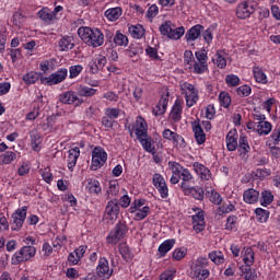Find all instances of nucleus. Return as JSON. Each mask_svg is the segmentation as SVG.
<instances>
[{"instance_id":"f257e3e1","label":"nucleus","mask_w":280,"mask_h":280,"mask_svg":"<svg viewBox=\"0 0 280 280\" xmlns=\"http://www.w3.org/2000/svg\"><path fill=\"white\" fill-rule=\"evenodd\" d=\"M80 38L89 47H102L104 45V34L98 28L80 27L78 30Z\"/></svg>"},{"instance_id":"f03ea898","label":"nucleus","mask_w":280,"mask_h":280,"mask_svg":"<svg viewBox=\"0 0 280 280\" xmlns=\"http://www.w3.org/2000/svg\"><path fill=\"white\" fill-rule=\"evenodd\" d=\"M160 33L162 36H167L171 40H180L185 36V27H176L172 21H165L160 25Z\"/></svg>"},{"instance_id":"7ed1b4c3","label":"nucleus","mask_w":280,"mask_h":280,"mask_svg":"<svg viewBox=\"0 0 280 280\" xmlns=\"http://www.w3.org/2000/svg\"><path fill=\"white\" fill-rule=\"evenodd\" d=\"M35 256H36V247L32 245L24 246L12 256L11 264L13 266H19V264L30 261V259H32Z\"/></svg>"},{"instance_id":"20e7f679","label":"nucleus","mask_w":280,"mask_h":280,"mask_svg":"<svg viewBox=\"0 0 280 280\" xmlns=\"http://www.w3.org/2000/svg\"><path fill=\"white\" fill-rule=\"evenodd\" d=\"M119 200H109L105 207L103 220H105L107 224H115V222H117V219L119 218Z\"/></svg>"},{"instance_id":"39448f33","label":"nucleus","mask_w":280,"mask_h":280,"mask_svg":"<svg viewBox=\"0 0 280 280\" xmlns=\"http://www.w3.org/2000/svg\"><path fill=\"white\" fill-rule=\"evenodd\" d=\"M128 233V225L126 222H118L114 230H112L107 236V244H119Z\"/></svg>"},{"instance_id":"423d86ee","label":"nucleus","mask_w":280,"mask_h":280,"mask_svg":"<svg viewBox=\"0 0 280 280\" xmlns=\"http://www.w3.org/2000/svg\"><path fill=\"white\" fill-rule=\"evenodd\" d=\"M108 161V154L102 147H96L92 151V164L91 170L92 172H97L100 167H103V165Z\"/></svg>"},{"instance_id":"0eeeda50","label":"nucleus","mask_w":280,"mask_h":280,"mask_svg":"<svg viewBox=\"0 0 280 280\" xmlns=\"http://www.w3.org/2000/svg\"><path fill=\"white\" fill-rule=\"evenodd\" d=\"M69 71L66 68H60L58 71L51 73L49 77H40L42 84H47L48 86H54L55 84H60L67 80Z\"/></svg>"},{"instance_id":"6e6552de","label":"nucleus","mask_w":280,"mask_h":280,"mask_svg":"<svg viewBox=\"0 0 280 280\" xmlns=\"http://www.w3.org/2000/svg\"><path fill=\"white\" fill-rule=\"evenodd\" d=\"M27 218V207H22L21 209H18L12 214L13 223L11 225L12 231H21L23 229V224Z\"/></svg>"},{"instance_id":"1a4fd4ad","label":"nucleus","mask_w":280,"mask_h":280,"mask_svg":"<svg viewBox=\"0 0 280 280\" xmlns=\"http://www.w3.org/2000/svg\"><path fill=\"white\" fill-rule=\"evenodd\" d=\"M153 185L155 189H158L161 198H167L170 196V189L167 188V184L165 183V178L159 173L153 175Z\"/></svg>"},{"instance_id":"9d476101","label":"nucleus","mask_w":280,"mask_h":280,"mask_svg":"<svg viewBox=\"0 0 280 280\" xmlns=\"http://www.w3.org/2000/svg\"><path fill=\"white\" fill-rule=\"evenodd\" d=\"M59 102L61 104H74V106H82L84 100L78 97L74 91H68L59 95Z\"/></svg>"},{"instance_id":"9b49d317","label":"nucleus","mask_w":280,"mask_h":280,"mask_svg":"<svg viewBox=\"0 0 280 280\" xmlns=\"http://www.w3.org/2000/svg\"><path fill=\"white\" fill-rule=\"evenodd\" d=\"M96 275L100 277V279H110L113 277V269H110V266L108 265V259L101 258L98 260V265L96 267Z\"/></svg>"},{"instance_id":"f8f14e48","label":"nucleus","mask_w":280,"mask_h":280,"mask_svg":"<svg viewBox=\"0 0 280 280\" xmlns=\"http://www.w3.org/2000/svg\"><path fill=\"white\" fill-rule=\"evenodd\" d=\"M254 13L255 7L248 2H242L236 9L237 19H248V16Z\"/></svg>"},{"instance_id":"ddd939ff","label":"nucleus","mask_w":280,"mask_h":280,"mask_svg":"<svg viewBox=\"0 0 280 280\" xmlns=\"http://www.w3.org/2000/svg\"><path fill=\"white\" fill-rule=\"evenodd\" d=\"M168 102H170V92L162 95L161 100L158 103V106L153 108V115H155V117L165 115V112L167 110Z\"/></svg>"},{"instance_id":"4468645a","label":"nucleus","mask_w":280,"mask_h":280,"mask_svg":"<svg viewBox=\"0 0 280 280\" xmlns=\"http://www.w3.org/2000/svg\"><path fill=\"white\" fill-rule=\"evenodd\" d=\"M202 30H205V26L200 24H197L189 28L185 35L187 43H194V40H198V38H200V35L202 34Z\"/></svg>"},{"instance_id":"2eb2a0df","label":"nucleus","mask_w":280,"mask_h":280,"mask_svg":"<svg viewBox=\"0 0 280 280\" xmlns=\"http://www.w3.org/2000/svg\"><path fill=\"white\" fill-rule=\"evenodd\" d=\"M192 167L194 172L197 173V176H199L201 180H209L211 178V171H209V168H207V166L202 165L201 163L195 162Z\"/></svg>"},{"instance_id":"dca6fc26","label":"nucleus","mask_w":280,"mask_h":280,"mask_svg":"<svg viewBox=\"0 0 280 280\" xmlns=\"http://www.w3.org/2000/svg\"><path fill=\"white\" fill-rule=\"evenodd\" d=\"M68 170L73 172L75 164L78 163V159H80V148L74 147L68 151Z\"/></svg>"},{"instance_id":"f3484780","label":"nucleus","mask_w":280,"mask_h":280,"mask_svg":"<svg viewBox=\"0 0 280 280\" xmlns=\"http://www.w3.org/2000/svg\"><path fill=\"white\" fill-rule=\"evenodd\" d=\"M182 102L180 100H176L175 104L172 107L171 114H170V118L173 121H180L182 117H183V106H182Z\"/></svg>"},{"instance_id":"a211bd4d","label":"nucleus","mask_w":280,"mask_h":280,"mask_svg":"<svg viewBox=\"0 0 280 280\" xmlns=\"http://www.w3.org/2000/svg\"><path fill=\"white\" fill-rule=\"evenodd\" d=\"M192 132L195 133V139L199 145H202V143L207 141V135H205L202 126L196 121L192 124Z\"/></svg>"},{"instance_id":"6ab92c4d","label":"nucleus","mask_w":280,"mask_h":280,"mask_svg":"<svg viewBox=\"0 0 280 280\" xmlns=\"http://www.w3.org/2000/svg\"><path fill=\"white\" fill-rule=\"evenodd\" d=\"M243 198H244V201L247 202V205H255V202H258L259 200V191L253 188H249L244 191Z\"/></svg>"},{"instance_id":"aec40b11","label":"nucleus","mask_w":280,"mask_h":280,"mask_svg":"<svg viewBox=\"0 0 280 280\" xmlns=\"http://www.w3.org/2000/svg\"><path fill=\"white\" fill-rule=\"evenodd\" d=\"M58 47L60 51H69L70 49H73L75 47V44L73 43L72 36H63L58 43Z\"/></svg>"},{"instance_id":"412c9836","label":"nucleus","mask_w":280,"mask_h":280,"mask_svg":"<svg viewBox=\"0 0 280 280\" xmlns=\"http://www.w3.org/2000/svg\"><path fill=\"white\" fill-rule=\"evenodd\" d=\"M30 138H31V145L35 152H38L40 148V132H38V129H33L30 131Z\"/></svg>"},{"instance_id":"4be33fe9","label":"nucleus","mask_w":280,"mask_h":280,"mask_svg":"<svg viewBox=\"0 0 280 280\" xmlns=\"http://www.w3.org/2000/svg\"><path fill=\"white\" fill-rule=\"evenodd\" d=\"M37 16L38 19H40V21H44V23H48V24L56 21L55 16L51 13V9L49 8H43L42 10H39L37 12Z\"/></svg>"},{"instance_id":"5701e85b","label":"nucleus","mask_w":280,"mask_h":280,"mask_svg":"<svg viewBox=\"0 0 280 280\" xmlns=\"http://www.w3.org/2000/svg\"><path fill=\"white\" fill-rule=\"evenodd\" d=\"M95 93H97V90L86 85H79L77 89V95H79V97H93Z\"/></svg>"},{"instance_id":"b1692460","label":"nucleus","mask_w":280,"mask_h":280,"mask_svg":"<svg viewBox=\"0 0 280 280\" xmlns=\"http://www.w3.org/2000/svg\"><path fill=\"white\" fill-rule=\"evenodd\" d=\"M238 152H241V156L248 154L250 152V145L248 144V138L246 136L241 135L238 139Z\"/></svg>"},{"instance_id":"393cba45","label":"nucleus","mask_w":280,"mask_h":280,"mask_svg":"<svg viewBox=\"0 0 280 280\" xmlns=\"http://www.w3.org/2000/svg\"><path fill=\"white\" fill-rule=\"evenodd\" d=\"M226 148L229 152H235V150H237V137H235V131L228 132Z\"/></svg>"},{"instance_id":"a878e982","label":"nucleus","mask_w":280,"mask_h":280,"mask_svg":"<svg viewBox=\"0 0 280 280\" xmlns=\"http://www.w3.org/2000/svg\"><path fill=\"white\" fill-rule=\"evenodd\" d=\"M174 244H176V240L164 241L159 246V253H160L161 257H165V255H167V253H170V249L174 248Z\"/></svg>"},{"instance_id":"bb28decb","label":"nucleus","mask_w":280,"mask_h":280,"mask_svg":"<svg viewBox=\"0 0 280 280\" xmlns=\"http://www.w3.org/2000/svg\"><path fill=\"white\" fill-rule=\"evenodd\" d=\"M257 132L258 135H270L272 132V124L266 120L258 121Z\"/></svg>"},{"instance_id":"cd10ccee","label":"nucleus","mask_w":280,"mask_h":280,"mask_svg":"<svg viewBox=\"0 0 280 280\" xmlns=\"http://www.w3.org/2000/svg\"><path fill=\"white\" fill-rule=\"evenodd\" d=\"M119 253L125 261L132 260V252H130V247L126 243H121L118 246Z\"/></svg>"},{"instance_id":"c85d7f7f","label":"nucleus","mask_w":280,"mask_h":280,"mask_svg":"<svg viewBox=\"0 0 280 280\" xmlns=\"http://www.w3.org/2000/svg\"><path fill=\"white\" fill-rule=\"evenodd\" d=\"M209 269H191V277L195 280H206L209 279Z\"/></svg>"},{"instance_id":"c756f323","label":"nucleus","mask_w":280,"mask_h":280,"mask_svg":"<svg viewBox=\"0 0 280 280\" xmlns=\"http://www.w3.org/2000/svg\"><path fill=\"white\" fill-rule=\"evenodd\" d=\"M275 200V196L269 190H264L260 196V205L261 207H268V205H272Z\"/></svg>"},{"instance_id":"7c9ffc66","label":"nucleus","mask_w":280,"mask_h":280,"mask_svg":"<svg viewBox=\"0 0 280 280\" xmlns=\"http://www.w3.org/2000/svg\"><path fill=\"white\" fill-rule=\"evenodd\" d=\"M121 12H122L121 8L119 7L112 8L105 11V16L106 19H108V21H117V19L121 16Z\"/></svg>"},{"instance_id":"2f4dec72","label":"nucleus","mask_w":280,"mask_h":280,"mask_svg":"<svg viewBox=\"0 0 280 280\" xmlns=\"http://www.w3.org/2000/svg\"><path fill=\"white\" fill-rule=\"evenodd\" d=\"M16 159V153L13 151H7L0 155V165H10L12 161Z\"/></svg>"},{"instance_id":"473e14b6","label":"nucleus","mask_w":280,"mask_h":280,"mask_svg":"<svg viewBox=\"0 0 280 280\" xmlns=\"http://www.w3.org/2000/svg\"><path fill=\"white\" fill-rule=\"evenodd\" d=\"M129 33L135 38H143V36L145 35V28H143L141 24H138L136 26H129Z\"/></svg>"},{"instance_id":"72a5a7b5","label":"nucleus","mask_w":280,"mask_h":280,"mask_svg":"<svg viewBox=\"0 0 280 280\" xmlns=\"http://www.w3.org/2000/svg\"><path fill=\"white\" fill-rule=\"evenodd\" d=\"M243 261L247 267H250L253 264H255V252H253V248L247 247L245 249Z\"/></svg>"},{"instance_id":"f704fd0d","label":"nucleus","mask_w":280,"mask_h":280,"mask_svg":"<svg viewBox=\"0 0 280 280\" xmlns=\"http://www.w3.org/2000/svg\"><path fill=\"white\" fill-rule=\"evenodd\" d=\"M242 275H245L246 280H255L257 279V271L255 269H250L248 266L240 267Z\"/></svg>"},{"instance_id":"c9c22d12","label":"nucleus","mask_w":280,"mask_h":280,"mask_svg":"<svg viewBox=\"0 0 280 280\" xmlns=\"http://www.w3.org/2000/svg\"><path fill=\"white\" fill-rule=\"evenodd\" d=\"M207 266H209V259L205 257H199L197 260L194 262L191 270H207Z\"/></svg>"},{"instance_id":"e433bc0d","label":"nucleus","mask_w":280,"mask_h":280,"mask_svg":"<svg viewBox=\"0 0 280 280\" xmlns=\"http://www.w3.org/2000/svg\"><path fill=\"white\" fill-rule=\"evenodd\" d=\"M143 49L141 48V45L139 44H131L129 46V49L126 50V55L129 58H135V56H139V54H142Z\"/></svg>"},{"instance_id":"4c0bfd02","label":"nucleus","mask_w":280,"mask_h":280,"mask_svg":"<svg viewBox=\"0 0 280 280\" xmlns=\"http://www.w3.org/2000/svg\"><path fill=\"white\" fill-rule=\"evenodd\" d=\"M208 257L217 266H220V264H224V254H222V252H211L209 253Z\"/></svg>"},{"instance_id":"58836bf2","label":"nucleus","mask_w":280,"mask_h":280,"mask_svg":"<svg viewBox=\"0 0 280 280\" xmlns=\"http://www.w3.org/2000/svg\"><path fill=\"white\" fill-rule=\"evenodd\" d=\"M255 213L257 215V221L260 222L261 224H264L265 222H268V218H270V212L261 208H257L255 210Z\"/></svg>"},{"instance_id":"ea45409f","label":"nucleus","mask_w":280,"mask_h":280,"mask_svg":"<svg viewBox=\"0 0 280 280\" xmlns=\"http://www.w3.org/2000/svg\"><path fill=\"white\" fill-rule=\"evenodd\" d=\"M194 73L202 74L206 71H209V66L207 63H202L200 61H194L192 63Z\"/></svg>"},{"instance_id":"a19ab883","label":"nucleus","mask_w":280,"mask_h":280,"mask_svg":"<svg viewBox=\"0 0 280 280\" xmlns=\"http://www.w3.org/2000/svg\"><path fill=\"white\" fill-rule=\"evenodd\" d=\"M254 78L256 82L260 84H266L268 82V78L266 77V73L259 68H254Z\"/></svg>"},{"instance_id":"79ce46f5","label":"nucleus","mask_w":280,"mask_h":280,"mask_svg":"<svg viewBox=\"0 0 280 280\" xmlns=\"http://www.w3.org/2000/svg\"><path fill=\"white\" fill-rule=\"evenodd\" d=\"M88 189L90 194H102V187L100 186V182L97 179H91L88 183Z\"/></svg>"},{"instance_id":"37998d69","label":"nucleus","mask_w":280,"mask_h":280,"mask_svg":"<svg viewBox=\"0 0 280 280\" xmlns=\"http://www.w3.org/2000/svg\"><path fill=\"white\" fill-rule=\"evenodd\" d=\"M187 196H192L195 200H203L205 198V190L200 187H192Z\"/></svg>"},{"instance_id":"c03bdc74","label":"nucleus","mask_w":280,"mask_h":280,"mask_svg":"<svg viewBox=\"0 0 280 280\" xmlns=\"http://www.w3.org/2000/svg\"><path fill=\"white\" fill-rule=\"evenodd\" d=\"M133 213H135V220L137 221L145 220V218H148V213H150V207L145 206L142 209H137V211H135Z\"/></svg>"},{"instance_id":"a18cd8bd","label":"nucleus","mask_w":280,"mask_h":280,"mask_svg":"<svg viewBox=\"0 0 280 280\" xmlns=\"http://www.w3.org/2000/svg\"><path fill=\"white\" fill-rule=\"evenodd\" d=\"M114 43L119 47H126V45H128V37L120 32H117L114 37Z\"/></svg>"},{"instance_id":"49530a36","label":"nucleus","mask_w":280,"mask_h":280,"mask_svg":"<svg viewBox=\"0 0 280 280\" xmlns=\"http://www.w3.org/2000/svg\"><path fill=\"white\" fill-rule=\"evenodd\" d=\"M38 78H40V74L36 72H28L23 77V81L25 84H35V82H38Z\"/></svg>"},{"instance_id":"de8ad7c7","label":"nucleus","mask_w":280,"mask_h":280,"mask_svg":"<svg viewBox=\"0 0 280 280\" xmlns=\"http://www.w3.org/2000/svg\"><path fill=\"white\" fill-rule=\"evenodd\" d=\"M198 102V91L186 93V106L191 108Z\"/></svg>"},{"instance_id":"09e8293b","label":"nucleus","mask_w":280,"mask_h":280,"mask_svg":"<svg viewBox=\"0 0 280 280\" xmlns=\"http://www.w3.org/2000/svg\"><path fill=\"white\" fill-rule=\"evenodd\" d=\"M219 102L221 106L229 108L231 106V96L226 92H221L219 95Z\"/></svg>"},{"instance_id":"8fccbe9b","label":"nucleus","mask_w":280,"mask_h":280,"mask_svg":"<svg viewBox=\"0 0 280 280\" xmlns=\"http://www.w3.org/2000/svg\"><path fill=\"white\" fill-rule=\"evenodd\" d=\"M140 143L147 152H150L151 154H154V147H152V139L151 138H142V139H140Z\"/></svg>"},{"instance_id":"3c124183","label":"nucleus","mask_w":280,"mask_h":280,"mask_svg":"<svg viewBox=\"0 0 280 280\" xmlns=\"http://www.w3.org/2000/svg\"><path fill=\"white\" fill-rule=\"evenodd\" d=\"M184 62L185 65H188V69H191L194 67V62H196V60L191 50H186L184 52Z\"/></svg>"},{"instance_id":"603ef678","label":"nucleus","mask_w":280,"mask_h":280,"mask_svg":"<svg viewBox=\"0 0 280 280\" xmlns=\"http://www.w3.org/2000/svg\"><path fill=\"white\" fill-rule=\"evenodd\" d=\"M168 165L174 176H180L183 174V171L185 170V167L176 162H170Z\"/></svg>"},{"instance_id":"864d4df0","label":"nucleus","mask_w":280,"mask_h":280,"mask_svg":"<svg viewBox=\"0 0 280 280\" xmlns=\"http://www.w3.org/2000/svg\"><path fill=\"white\" fill-rule=\"evenodd\" d=\"M225 83L228 86H240V77L235 74H228L225 77Z\"/></svg>"},{"instance_id":"5fc2aeb1","label":"nucleus","mask_w":280,"mask_h":280,"mask_svg":"<svg viewBox=\"0 0 280 280\" xmlns=\"http://www.w3.org/2000/svg\"><path fill=\"white\" fill-rule=\"evenodd\" d=\"M83 69L84 68L81 65L71 66L70 69H69L70 80H73V78H78L79 74L82 73Z\"/></svg>"},{"instance_id":"6e6d98bb","label":"nucleus","mask_w":280,"mask_h":280,"mask_svg":"<svg viewBox=\"0 0 280 280\" xmlns=\"http://www.w3.org/2000/svg\"><path fill=\"white\" fill-rule=\"evenodd\" d=\"M195 57H196L197 62H201V63H206V65H207V60H209V57L207 56V50H205V49L196 51Z\"/></svg>"},{"instance_id":"4d7b16f0","label":"nucleus","mask_w":280,"mask_h":280,"mask_svg":"<svg viewBox=\"0 0 280 280\" xmlns=\"http://www.w3.org/2000/svg\"><path fill=\"white\" fill-rule=\"evenodd\" d=\"M236 93L240 95V97H248V95L252 93V89L248 85H242L236 89Z\"/></svg>"},{"instance_id":"13d9d810","label":"nucleus","mask_w":280,"mask_h":280,"mask_svg":"<svg viewBox=\"0 0 280 280\" xmlns=\"http://www.w3.org/2000/svg\"><path fill=\"white\" fill-rule=\"evenodd\" d=\"M120 113H121V109L119 108H107L105 110V115L114 120L117 119V117H119Z\"/></svg>"},{"instance_id":"bf43d9fd","label":"nucleus","mask_w":280,"mask_h":280,"mask_svg":"<svg viewBox=\"0 0 280 280\" xmlns=\"http://www.w3.org/2000/svg\"><path fill=\"white\" fill-rule=\"evenodd\" d=\"M106 62H107L106 57L100 56L97 58V62H93L94 67H96L95 73H97V71L104 69V67H106Z\"/></svg>"},{"instance_id":"052dcab7","label":"nucleus","mask_w":280,"mask_h":280,"mask_svg":"<svg viewBox=\"0 0 280 280\" xmlns=\"http://www.w3.org/2000/svg\"><path fill=\"white\" fill-rule=\"evenodd\" d=\"M8 51L11 56L12 62H16V60H21V48H16V49L9 48Z\"/></svg>"},{"instance_id":"680f3d73","label":"nucleus","mask_w":280,"mask_h":280,"mask_svg":"<svg viewBox=\"0 0 280 280\" xmlns=\"http://www.w3.org/2000/svg\"><path fill=\"white\" fill-rule=\"evenodd\" d=\"M40 174L45 183H51V180H54V175L51 174V171H49V168L42 170Z\"/></svg>"},{"instance_id":"e2e57ef3","label":"nucleus","mask_w":280,"mask_h":280,"mask_svg":"<svg viewBox=\"0 0 280 280\" xmlns=\"http://www.w3.org/2000/svg\"><path fill=\"white\" fill-rule=\"evenodd\" d=\"M187 255V249L177 248L173 252V259H176V261H180Z\"/></svg>"},{"instance_id":"0e129e2a","label":"nucleus","mask_w":280,"mask_h":280,"mask_svg":"<svg viewBox=\"0 0 280 280\" xmlns=\"http://www.w3.org/2000/svg\"><path fill=\"white\" fill-rule=\"evenodd\" d=\"M270 138L273 141V145H279V142H280V127H277V128L273 129Z\"/></svg>"},{"instance_id":"69168bd1","label":"nucleus","mask_w":280,"mask_h":280,"mask_svg":"<svg viewBox=\"0 0 280 280\" xmlns=\"http://www.w3.org/2000/svg\"><path fill=\"white\" fill-rule=\"evenodd\" d=\"M210 201H212L213 205H222V196L218 194L217 191L212 190L210 195Z\"/></svg>"},{"instance_id":"338daca9","label":"nucleus","mask_w":280,"mask_h":280,"mask_svg":"<svg viewBox=\"0 0 280 280\" xmlns=\"http://www.w3.org/2000/svg\"><path fill=\"white\" fill-rule=\"evenodd\" d=\"M143 205H145V199L135 200L132 202V206L130 207V213H135L137 209H139L140 207H143Z\"/></svg>"},{"instance_id":"774afa93","label":"nucleus","mask_w":280,"mask_h":280,"mask_svg":"<svg viewBox=\"0 0 280 280\" xmlns=\"http://www.w3.org/2000/svg\"><path fill=\"white\" fill-rule=\"evenodd\" d=\"M156 14H159V7L156 4H153L149 8V10L147 12V18L154 19V16H156Z\"/></svg>"}]
</instances>
